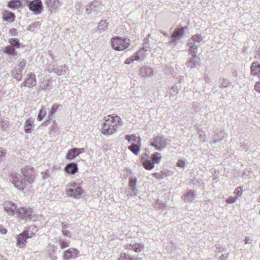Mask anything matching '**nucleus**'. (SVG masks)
Masks as SVG:
<instances>
[{
    "label": "nucleus",
    "mask_w": 260,
    "mask_h": 260,
    "mask_svg": "<svg viewBox=\"0 0 260 260\" xmlns=\"http://www.w3.org/2000/svg\"><path fill=\"white\" fill-rule=\"evenodd\" d=\"M77 164H67L64 171L69 175H74L78 172Z\"/></svg>",
    "instance_id": "nucleus-12"
},
{
    "label": "nucleus",
    "mask_w": 260,
    "mask_h": 260,
    "mask_svg": "<svg viewBox=\"0 0 260 260\" xmlns=\"http://www.w3.org/2000/svg\"><path fill=\"white\" fill-rule=\"evenodd\" d=\"M25 66V62L24 61L20 62V64L19 65V67H21V69L23 68Z\"/></svg>",
    "instance_id": "nucleus-48"
},
{
    "label": "nucleus",
    "mask_w": 260,
    "mask_h": 260,
    "mask_svg": "<svg viewBox=\"0 0 260 260\" xmlns=\"http://www.w3.org/2000/svg\"><path fill=\"white\" fill-rule=\"evenodd\" d=\"M51 258L52 260H56L57 258V257L56 256H51Z\"/></svg>",
    "instance_id": "nucleus-50"
},
{
    "label": "nucleus",
    "mask_w": 260,
    "mask_h": 260,
    "mask_svg": "<svg viewBox=\"0 0 260 260\" xmlns=\"http://www.w3.org/2000/svg\"><path fill=\"white\" fill-rule=\"evenodd\" d=\"M251 72L253 75H258L260 74V66L257 62H253L251 68Z\"/></svg>",
    "instance_id": "nucleus-22"
},
{
    "label": "nucleus",
    "mask_w": 260,
    "mask_h": 260,
    "mask_svg": "<svg viewBox=\"0 0 260 260\" xmlns=\"http://www.w3.org/2000/svg\"><path fill=\"white\" fill-rule=\"evenodd\" d=\"M242 188L241 187H238L235 189L234 193L236 196V198H237V199L242 196Z\"/></svg>",
    "instance_id": "nucleus-30"
},
{
    "label": "nucleus",
    "mask_w": 260,
    "mask_h": 260,
    "mask_svg": "<svg viewBox=\"0 0 260 260\" xmlns=\"http://www.w3.org/2000/svg\"><path fill=\"white\" fill-rule=\"evenodd\" d=\"M62 232L63 235L66 236L68 237H70V232L69 231L63 230Z\"/></svg>",
    "instance_id": "nucleus-44"
},
{
    "label": "nucleus",
    "mask_w": 260,
    "mask_h": 260,
    "mask_svg": "<svg viewBox=\"0 0 260 260\" xmlns=\"http://www.w3.org/2000/svg\"><path fill=\"white\" fill-rule=\"evenodd\" d=\"M141 143L139 144L135 143L133 145L129 146L128 149L134 154H137L140 151V147Z\"/></svg>",
    "instance_id": "nucleus-21"
},
{
    "label": "nucleus",
    "mask_w": 260,
    "mask_h": 260,
    "mask_svg": "<svg viewBox=\"0 0 260 260\" xmlns=\"http://www.w3.org/2000/svg\"><path fill=\"white\" fill-rule=\"evenodd\" d=\"M83 192V190L80 186L75 188H69L67 190V194L68 197L76 199L80 198Z\"/></svg>",
    "instance_id": "nucleus-7"
},
{
    "label": "nucleus",
    "mask_w": 260,
    "mask_h": 260,
    "mask_svg": "<svg viewBox=\"0 0 260 260\" xmlns=\"http://www.w3.org/2000/svg\"><path fill=\"white\" fill-rule=\"evenodd\" d=\"M0 232L3 234H5L7 232L6 229L3 228V226L0 225Z\"/></svg>",
    "instance_id": "nucleus-43"
},
{
    "label": "nucleus",
    "mask_w": 260,
    "mask_h": 260,
    "mask_svg": "<svg viewBox=\"0 0 260 260\" xmlns=\"http://www.w3.org/2000/svg\"><path fill=\"white\" fill-rule=\"evenodd\" d=\"M33 234V233H30V235H29L28 231H24L20 233L17 237V245L20 247H24L26 240L32 237Z\"/></svg>",
    "instance_id": "nucleus-5"
},
{
    "label": "nucleus",
    "mask_w": 260,
    "mask_h": 260,
    "mask_svg": "<svg viewBox=\"0 0 260 260\" xmlns=\"http://www.w3.org/2000/svg\"><path fill=\"white\" fill-rule=\"evenodd\" d=\"M225 249L224 248L222 247L220 245H217L216 246V249L215 250L216 254H218L220 252H222L224 251Z\"/></svg>",
    "instance_id": "nucleus-33"
},
{
    "label": "nucleus",
    "mask_w": 260,
    "mask_h": 260,
    "mask_svg": "<svg viewBox=\"0 0 260 260\" xmlns=\"http://www.w3.org/2000/svg\"><path fill=\"white\" fill-rule=\"evenodd\" d=\"M125 139L128 141V142H133L135 143L139 144L140 143V138L139 137H137L136 136L134 135H126L125 136Z\"/></svg>",
    "instance_id": "nucleus-19"
},
{
    "label": "nucleus",
    "mask_w": 260,
    "mask_h": 260,
    "mask_svg": "<svg viewBox=\"0 0 260 260\" xmlns=\"http://www.w3.org/2000/svg\"><path fill=\"white\" fill-rule=\"evenodd\" d=\"M59 106L58 105H54L51 108V110L50 111L51 114H53L57 110Z\"/></svg>",
    "instance_id": "nucleus-38"
},
{
    "label": "nucleus",
    "mask_w": 260,
    "mask_h": 260,
    "mask_svg": "<svg viewBox=\"0 0 260 260\" xmlns=\"http://www.w3.org/2000/svg\"><path fill=\"white\" fill-rule=\"evenodd\" d=\"M152 144L158 149H161L164 147V144L162 138L160 137H156L153 140Z\"/></svg>",
    "instance_id": "nucleus-18"
},
{
    "label": "nucleus",
    "mask_w": 260,
    "mask_h": 260,
    "mask_svg": "<svg viewBox=\"0 0 260 260\" xmlns=\"http://www.w3.org/2000/svg\"><path fill=\"white\" fill-rule=\"evenodd\" d=\"M21 172L24 177V180L20 174L13 172L9 176V179L18 190L22 191L25 189L26 182L32 184L36 178V172L30 166H26L21 169Z\"/></svg>",
    "instance_id": "nucleus-1"
},
{
    "label": "nucleus",
    "mask_w": 260,
    "mask_h": 260,
    "mask_svg": "<svg viewBox=\"0 0 260 260\" xmlns=\"http://www.w3.org/2000/svg\"><path fill=\"white\" fill-rule=\"evenodd\" d=\"M135 59H136V58L135 59H133V58H127L125 60V63L129 64L132 63Z\"/></svg>",
    "instance_id": "nucleus-40"
},
{
    "label": "nucleus",
    "mask_w": 260,
    "mask_h": 260,
    "mask_svg": "<svg viewBox=\"0 0 260 260\" xmlns=\"http://www.w3.org/2000/svg\"><path fill=\"white\" fill-rule=\"evenodd\" d=\"M5 52L11 55H15V49L10 46H8L5 48Z\"/></svg>",
    "instance_id": "nucleus-28"
},
{
    "label": "nucleus",
    "mask_w": 260,
    "mask_h": 260,
    "mask_svg": "<svg viewBox=\"0 0 260 260\" xmlns=\"http://www.w3.org/2000/svg\"><path fill=\"white\" fill-rule=\"evenodd\" d=\"M16 29L15 28H11L10 29V32L12 35H15Z\"/></svg>",
    "instance_id": "nucleus-47"
},
{
    "label": "nucleus",
    "mask_w": 260,
    "mask_h": 260,
    "mask_svg": "<svg viewBox=\"0 0 260 260\" xmlns=\"http://www.w3.org/2000/svg\"><path fill=\"white\" fill-rule=\"evenodd\" d=\"M9 43L12 47H16L17 48L20 47V44L18 39L15 38H12L10 39Z\"/></svg>",
    "instance_id": "nucleus-26"
},
{
    "label": "nucleus",
    "mask_w": 260,
    "mask_h": 260,
    "mask_svg": "<svg viewBox=\"0 0 260 260\" xmlns=\"http://www.w3.org/2000/svg\"><path fill=\"white\" fill-rule=\"evenodd\" d=\"M3 19L4 21L12 22L15 19V15L8 11H5L3 14Z\"/></svg>",
    "instance_id": "nucleus-15"
},
{
    "label": "nucleus",
    "mask_w": 260,
    "mask_h": 260,
    "mask_svg": "<svg viewBox=\"0 0 260 260\" xmlns=\"http://www.w3.org/2000/svg\"><path fill=\"white\" fill-rule=\"evenodd\" d=\"M137 182V180L136 177H132L129 178L128 185L129 188L128 189L131 190V193L130 194L131 197L137 196L139 192L136 185Z\"/></svg>",
    "instance_id": "nucleus-9"
},
{
    "label": "nucleus",
    "mask_w": 260,
    "mask_h": 260,
    "mask_svg": "<svg viewBox=\"0 0 260 260\" xmlns=\"http://www.w3.org/2000/svg\"><path fill=\"white\" fill-rule=\"evenodd\" d=\"M84 152V148H74L70 149L66 154V157L69 159H72L75 158L80 154Z\"/></svg>",
    "instance_id": "nucleus-10"
},
{
    "label": "nucleus",
    "mask_w": 260,
    "mask_h": 260,
    "mask_svg": "<svg viewBox=\"0 0 260 260\" xmlns=\"http://www.w3.org/2000/svg\"><path fill=\"white\" fill-rule=\"evenodd\" d=\"M69 226V224L68 223H62V229L63 230L68 228Z\"/></svg>",
    "instance_id": "nucleus-45"
},
{
    "label": "nucleus",
    "mask_w": 260,
    "mask_h": 260,
    "mask_svg": "<svg viewBox=\"0 0 260 260\" xmlns=\"http://www.w3.org/2000/svg\"><path fill=\"white\" fill-rule=\"evenodd\" d=\"M229 255V253L222 254L221 255L219 256V260H226L228 258Z\"/></svg>",
    "instance_id": "nucleus-37"
},
{
    "label": "nucleus",
    "mask_w": 260,
    "mask_h": 260,
    "mask_svg": "<svg viewBox=\"0 0 260 260\" xmlns=\"http://www.w3.org/2000/svg\"><path fill=\"white\" fill-rule=\"evenodd\" d=\"M8 6L11 9H19L22 7V4L20 0H11L8 3Z\"/></svg>",
    "instance_id": "nucleus-17"
},
{
    "label": "nucleus",
    "mask_w": 260,
    "mask_h": 260,
    "mask_svg": "<svg viewBox=\"0 0 260 260\" xmlns=\"http://www.w3.org/2000/svg\"><path fill=\"white\" fill-rule=\"evenodd\" d=\"M29 9L36 14H39L42 9V4L41 0H34L29 4Z\"/></svg>",
    "instance_id": "nucleus-8"
},
{
    "label": "nucleus",
    "mask_w": 260,
    "mask_h": 260,
    "mask_svg": "<svg viewBox=\"0 0 260 260\" xmlns=\"http://www.w3.org/2000/svg\"><path fill=\"white\" fill-rule=\"evenodd\" d=\"M254 89L256 91L260 92V82H257L256 83Z\"/></svg>",
    "instance_id": "nucleus-42"
},
{
    "label": "nucleus",
    "mask_w": 260,
    "mask_h": 260,
    "mask_svg": "<svg viewBox=\"0 0 260 260\" xmlns=\"http://www.w3.org/2000/svg\"><path fill=\"white\" fill-rule=\"evenodd\" d=\"M102 132L105 135L115 133L119 126L122 124L121 118L116 114L109 115L105 117Z\"/></svg>",
    "instance_id": "nucleus-2"
},
{
    "label": "nucleus",
    "mask_w": 260,
    "mask_h": 260,
    "mask_svg": "<svg viewBox=\"0 0 260 260\" xmlns=\"http://www.w3.org/2000/svg\"><path fill=\"white\" fill-rule=\"evenodd\" d=\"M237 199L236 197H229L226 200V202H227L229 204H232L235 203L237 201Z\"/></svg>",
    "instance_id": "nucleus-35"
},
{
    "label": "nucleus",
    "mask_w": 260,
    "mask_h": 260,
    "mask_svg": "<svg viewBox=\"0 0 260 260\" xmlns=\"http://www.w3.org/2000/svg\"><path fill=\"white\" fill-rule=\"evenodd\" d=\"M126 248L129 250H133L135 252L139 253L144 250V246L138 243H135L134 244H127L126 245Z\"/></svg>",
    "instance_id": "nucleus-14"
},
{
    "label": "nucleus",
    "mask_w": 260,
    "mask_h": 260,
    "mask_svg": "<svg viewBox=\"0 0 260 260\" xmlns=\"http://www.w3.org/2000/svg\"><path fill=\"white\" fill-rule=\"evenodd\" d=\"M171 174V172L170 171H166V172H161L160 173H155L153 174V176L155 178L161 179L164 178L165 177L170 176Z\"/></svg>",
    "instance_id": "nucleus-20"
},
{
    "label": "nucleus",
    "mask_w": 260,
    "mask_h": 260,
    "mask_svg": "<svg viewBox=\"0 0 260 260\" xmlns=\"http://www.w3.org/2000/svg\"><path fill=\"white\" fill-rule=\"evenodd\" d=\"M192 47L191 48V49H190V51H192V50H195L196 48H192ZM193 52H194V50H193Z\"/></svg>",
    "instance_id": "nucleus-51"
},
{
    "label": "nucleus",
    "mask_w": 260,
    "mask_h": 260,
    "mask_svg": "<svg viewBox=\"0 0 260 260\" xmlns=\"http://www.w3.org/2000/svg\"><path fill=\"white\" fill-rule=\"evenodd\" d=\"M184 31V29H180L176 30L172 35V38L174 40L178 39L182 35Z\"/></svg>",
    "instance_id": "nucleus-24"
},
{
    "label": "nucleus",
    "mask_w": 260,
    "mask_h": 260,
    "mask_svg": "<svg viewBox=\"0 0 260 260\" xmlns=\"http://www.w3.org/2000/svg\"><path fill=\"white\" fill-rule=\"evenodd\" d=\"M67 186L69 188H75L77 187H79V186L76 182H72V183H70V184H68Z\"/></svg>",
    "instance_id": "nucleus-36"
},
{
    "label": "nucleus",
    "mask_w": 260,
    "mask_h": 260,
    "mask_svg": "<svg viewBox=\"0 0 260 260\" xmlns=\"http://www.w3.org/2000/svg\"><path fill=\"white\" fill-rule=\"evenodd\" d=\"M161 160V156L160 154L156 153L153 154L152 155V162H158Z\"/></svg>",
    "instance_id": "nucleus-29"
},
{
    "label": "nucleus",
    "mask_w": 260,
    "mask_h": 260,
    "mask_svg": "<svg viewBox=\"0 0 260 260\" xmlns=\"http://www.w3.org/2000/svg\"><path fill=\"white\" fill-rule=\"evenodd\" d=\"M4 207L5 210L9 215L16 214L17 210V206L14 203L9 201H6L4 202Z\"/></svg>",
    "instance_id": "nucleus-6"
},
{
    "label": "nucleus",
    "mask_w": 260,
    "mask_h": 260,
    "mask_svg": "<svg viewBox=\"0 0 260 260\" xmlns=\"http://www.w3.org/2000/svg\"><path fill=\"white\" fill-rule=\"evenodd\" d=\"M70 242L69 240L60 239L59 240V245L60 246L61 249H64L69 246Z\"/></svg>",
    "instance_id": "nucleus-25"
},
{
    "label": "nucleus",
    "mask_w": 260,
    "mask_h": 260,
    "mask_svg": "<svg viewBox=\"0 0 260 260\" xmlns=\"http://www.w3.org/2000/svg\"><path fill=\"white\" fill-rule=\"evenodd\" d=\"M44 116V114H43V111L41 110L40 111L38 117V119L39 120L41 121L43 119Z\"/></svg>",
    "instance_id": "nucleus-41"
},
{
    "label": "nucleus",
    "mask_w": 260,
    "mask_h": 260,
    "mask_svg": "<svg viewBox=\"0 0 260 260\" xmlns=\"http://www.w3.org/2000/svg\"><path fill=\"white\" fill-rule=\"evenodd\" d=\"M178 164V166L180 168L184 167L185 165V164L179 163V164Z\"/></svg>",
    "instance_id": "nucleus-49"
},
{
    "label": "nucleus",
    "mask_w": 260,
    "mask_h": 260,
    "mask_svg": "<svg viewBox=\"0 0 260 260\" xmlns=\"http://www.w3.org/2000/svg\"><path fill=\"white\" fill-rule=\"evenodd\" d=\"M36 83V80L35 75L32 73H30L29 74L28 78L25 82V86L30 87L35 85Z\"/></svg>",
    "instance_id": "nucleus-16"
},
{
    "label": "nucleus",
    "mask_w": 260,
    "mask_h": 260,
    "mask_svg": "<svg viewBox=\"0 0 260 260\" xmlns=\"http://www.w3.org/2000/svg\"><path fill=\"white\" fill-rule=\"evenodd\" d=\"M31 213L32 210L30 208L22 207L17 209L15 215H17L18 217L21 219H24L25 220H27L31 219Z\"/></svg>",
    "instance_id": "nucleus-4"
},
{
    "label": "nucleus",
    "mask_w": 260,
    "mask_h": 260,
    "mask_svg": "<svg viewBox=\"0 0 260 260\" xmlns=\"http://www.w3.org/2000/svg\"><path fill=\"white\" fill-rule=\"evenodd\" d=\"M78 252L77 249L70 248L64 252L63 257L65 260L75 258L78 256Z\"/></svg>",
    "instance_id": "nucleus-11"
},
{
    "label": "nucleus",
    "mask_w": 260,
    "mask_h": 260,
    "mask_svg": "<svg viewBox=\"0 0 260 260\" xmlns=\"http://www.w3.org/2000/svg\"><path fill=\"white\" fill-rule=\"evenodd\" d=\"M42 175H43L42 177L44 179H45L48 178L49 176V171L46 170L44 172H42Z\"/></svg>",
    "instance_id": "nucleus-39"
},
{
    "label": "nucleus",
    "mask_w": 260,
    "mask_h": 260,
    "mask_svg": "<svg viewBox=\"0 0 260 260\" xmlns=\"http://www.w3.org/2000/svg\"><path fill=\"white\" fill-rule=\"evenodd\" d=\"M33 121L31 119H27L25 122V132L27 133L31 132V128L32 127Z\"/></svg>",
    "instance_id": "nucleus-23"
},
{
    "label": "nucleus",
    "mask_w": 260,
    "mask_h": 260,
    "mask_svg": "<svg viewBox=\"0 0 260 260\" xmlns=\"http://www.w3.org/2000/svg\"><path fill=\"white\" fill-rule=\"evenodd\" d=\"M144 168L146 169L150 170L154 168V164H142Z\"/></svg>",
    "instance_id": "nucleus-31"
},
{
    "label": "nucleus",
    "mask_w": 260,
    "mask_h": 260,
    "mask_svg": "<svg viewBox=\"0 0 260 260\" xmlns=\"http://www.w3.org/2000/svg\"><path fill=\"white\" fill-rule=\"evenodd\" d=\"M221 249H222V248H219L217 250H221Z\"/></svg>",
    "instance_id": "nucleus-52"
},
{
    "label": "nucleus",
    "mask_w": 260,
    "mask_h": 260,
    "mask_svg": "<svg viewBox=\"0 0 260 260\" xmlns=\"http://www.w3.org/2000/svg\"><path fill=\"white\" fill-rule=\"evenodd\" d=\"M252 240H251L249 238H248L247 237H245V243L246 244H248L251 242Z\"/></svg>",
    "instance_id": "nucleus-46"
},
{
    "label": "nucleus",
    "mask_w": 260,
    "mask_h": 260,
    "mask_svg": "<svg viewBox=\"0 0 260 260\" xmlns=\"http://www.w3.org/2000/svg\"><path fill=\"white\" fill-rule=\"evenodd\" d=\"M166 205L165 203L160 202L159 200H157L155 205V208L157 209H166Z\"/></svg>",
    "instance_id": "nucleus-27"
},
{
    "label": "nucleus",
    "mask_w": 260,
    "mask_h": 260,
    "mask_svg": "<svg viewBox=\"0 0 260 260\" xmlns=\"http://www.w3.org/2000/svg\"><path fill=\"white\" fill-rule=\"evenodd\" d=\"M112 48L117 51H122L127 48L130 44V41L126 38L113 37L111 39Z\"/></svg>",
    "instance_id": "nucleus-3"
},
{
    "label": "nucleus",
    "mask_w": 260,
    "mask_h": 260,
    "mask_svg": "<svg viewBox=\"0 0 260 260\" xmlns=\"http://www.w3.org/2000/svg\"><path fill=\"white\" fill-rule=\"evenodd\" d=\"M197 193L194 190H190L182 196V198L183 199L185 202H191L196 198Z\"/></svg>",
    "instance_id": "nucleus-13"
},
{
    "label": "nucleus",
    "mask_w": 260,
    "mask_h": 260,
    "mask_svg": "<svg viewBox=\"0 0 260 260\" xmlns=\"http://www.w3.org/2000/svg\"><path fill=\"white\" fill-rule=\"evenodd\" d=\"M191 40L200 42L202 41V37L200 35H194L191 37Z\"/></svg>",
    "instance_id": "nucleus-34"
},
{
    "label": "nucleus",
    "mask_w": 260,
    "mask_h": 260,
    "mask_svg": "<svg viewBox=\"0 0 260 260\" xmlns=\"http://www.w3.org/2000/svg\"><path fill=\"white\" fill-rule=\"evenodd\" d=\"M119 260H133L131 256L126 254H123L121 255L119 257Z\"/></svg>",
    "instance_id": "nucleus-32"
}]
</instances>
